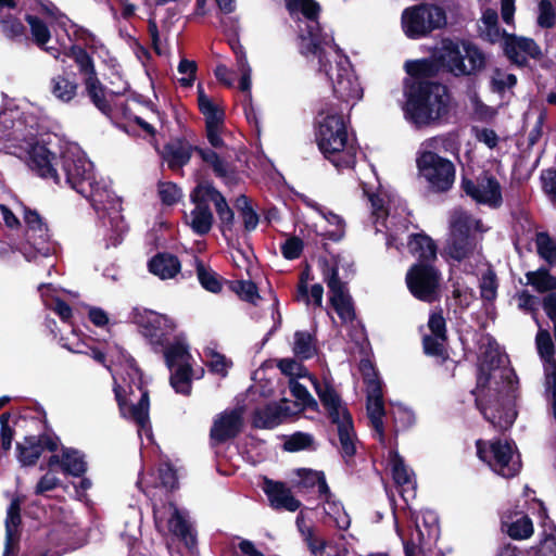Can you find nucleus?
<instances>
[{
  "label": "nucleus",
  "instance_id": "1",
  "mask_svg": "<svg viewBox=\"0 0 556 556\" xmlns=\"http://www.w3.org/2000/svg\"><path fill=\"white\" fill-rule=\"evenodd\" d=\"M52 139L55 136L42 130L33 112L16 105L0 112V152L26 159L39 177L59 186L67 185L88 199L101 219L106 247H116L127 231L119 199L106 181L96 179L92 163L77 144H67L58 160L50 149Z\"/></svg>",
  "mask_w": 556,
  "mask_h": 556
},
{
  "label": "nucleus",
  "instance_id": "2",
  "mask_svg": "<svg viewBox=\"0 0 556 556\" xmlns=\"http://www.w3.org/2000/svg\"><path fill=\"white\" fill-rule=\"evenodd\" d=\"M296 23L299 49L308 63L331 85L334 96L353 106L363 97V88L348 56L334 43L331 34L320 33L319 5L314 0H285Z\"/></svg>",
  "mask_w": 556,
  "mask_h": 556
},
{
  "label": "nucleus",
  "instance_id": "3",
  "mask_svg": "<svg viewBox=\"0 0 556 556\" xmlns=\"http://www.w3.org/2000/svg\"><path fill=\"white\" fill-rule=\"evenodd\" d=\"M515 390V374L506 365V357L495 353L490 364L484 358L477 384V402L484 417L500 430L508 429L517 413L511 405Z\"/></svg>",
  "mask_w": 556,
  "mask_h": 556
},
{
  "label": "nucleus",
  "instance_id": "4",
  "mask_svg": "<svg viewBox=\"0 0 556 556\" xmlns=\"http://www.w3.org/2000/svg\"><path fill=\"white\" fill-rule=\"evenodd\" d=\"M113 366L105 365L112 372L114 393L123 417L135 421L138 434L151 439L149 420V393L144 388L142 375L135 359L121 346L110 349Z\"/></svg>",
  "mask_w": 556,
  "mask_h": 556
},
{
  "label": "nucleus",
  "instance_id": "5",
  "mask_svg": "<svg viewBox=\"0 0 556 556\" xmlns=\"http://www.w3.org/2000/svg\"><path fill=\"white\" fill-rule=\"evenodd\" d=\"M364 192L368 195L371 208V220L376 231L388 232V245H393L403 256H414L417 252V233L408 232L409 217L405 201L396 194L378 190L376 193Z\"/></svg>",
  "mask_w": 556,
  "mask_h": 556
},
{
  "label": "nucleus",
  "instance_id": "6",
  "mask_svg": "<svg viewBox=\"0 0 556 556\" xmlns=\"http://www.w3.org/2000/svg\"><path fill=\"white\" fill-rule=\"evenodd\" d=\"M484 53L471 41L460 38H442L429 50V56L419 60V74L440 71L456 77L471 76L485 67Z\"/></svg>",
  "mask_w": 556,
  "mask_h": 556
},
{
  "label": "nucleus",
  "instance_id": "7",
  "mask_svg": "<svg viewBox=\"0 0 556 556\" xmlns=\"http://www.w3.org/2000/svg\"><path fill=\"white\" fill-rule=\"evenodd\" d=\"M316 141L320 152L338 169L354 166L357 143L354 136L349 132L342 112L331 106L318 114Z\"/></svg>",
  "mask_w": 556,
  "mask_h": 556
},
{
  "label": "nucleus",
  "instance_id": "8",
  "mask_svg": "<svg viewBox=\"0 0 556 556\" xmlns=\"http://www.w3.org/2000/svg\"><path fill=\"white\" fill-rule=\"evenodd\" d=\"M25 223L24 236L17 244V250L28 262L47 260L49 267H53L52 257L56 251L55 244L50 240L49 229L36 211L21 207Z\"/></svg>",
  "mask_w": 556,
  "mask_h": 556
},
{
  "label": "nucleus",
  "instance_id": "9",
  "mask_svg": "<svg viewBox=\"0 0 556 556\" xmlns=\"http://www.w3.org/2000/svg\"><path fill=\"white\" fill-rule=\"evenodd\" d=\"M162 350L170 371V386L177 393L190 394L192 379H201L204 369L193 368L194 359L189 352V345L182 339H177Z\"/></svg>",
  "mask_w": 556,
  "mask_h": 556
},
{
  "label": "nucleus",
  "instance_id": "10",
  "mask_svg": "<svg viewBox=\"0 0 556 556\" xmlns=\"http://www.w3.org/2000/svg\"><path fill=\"white\" fill-rule=\"evenodd\" d=\"M450 227L451 237L446 247L447 254L458 262L468 258L476 248L471 232L483 230L481 222L463 210L456 208L451 214Z\"/></svg>",
  "mask_w": 556,
  "mask_h": 556
},
{
  "label": "nucleus",
  "instance_id": "11",
  "mask_svg": "<svg viewBox=\"0 0 556 556\" xmlns=\"http://www.w3.org/2000/svg\"><path fill=\"white\" fill-rule=\"evenodd\" d=\"M348 265L349 261L341 255L323 262V275L330 290L331 305L343 323H351L355 317L352 299L346 293L344 283L339 279L340 270H345Z\"/></svg>",
  "mask_w": 556,
  "mask_h": 556
},
{
  "label": "nucleus",
  "instance_id": "12",
  "mask_svg": "<svg viewBox=\"0 0 556 556\" xmlns=\"http://www.w3.org/2000/svg\"><path fill=\"white\" fill-rule=\"evenodd\" d=\"M63 52L76 63L83 77L85 89L92 103L104 114L110 112V103L105 97V89L98 78L92 58L85 48L77 43L62 45Z\"/></svg>",
  "mask_w": 556,
  "mask_h": 556
},
{
  "label": "nucleus",
  "instance_id": "13",
  "mask_svg": "<svg viewBox=\"0 0 556 556\" xmlns=\"http://www.w3.org/2000/svg\"><path fill=\"white\" fill-rule=\"evenodd\" d=\"M450 109L451 96L444 85L419 84V125L439 123L448 115Z\"/></svg>",
  "mask_w": 556,
  "mask_h": 556
},
{
  "label": "nucleus",
  "instance_id": "14",
  "mask_svg": "<svg viewBox=\"0 0 556 556\" xmlns=\"http://www.w3.org/2000/svg\"><path fill=\"white\" fill-rule=\"evenodd\" d=\"M477 450L479 458L504 478L515 477L521 468L519 455L508 442L494 441L486 444L478 441Z\"/></svg>",
  "mask_w": 556,
  "mask_h": 556
},
{
  "label": "nucleus",
  "instance_id": "15",
  "mask_svg": "<svg viewBox=\"0 0 556 556\" xmlns=\"http://www.w3.org/2000/svg\"><path fill=\"white\" fill-rule=\"evenodd\" d=\"M153 511L155 526L160 532L176 535L189 548L195 545V534L186 510L177 508L173 503H167L154 505Z\"/></svg>",
  "mask_w": 556,
  "mask_h": 556
},
{
  "label": "nucleus",
  "instance_id": "16",
  "mask_svg": "<svg viewBox=\"0 0 556 556\" xmlns=\"http://www.w3.org/2000/svg\"><path fill=\"white\" fill-rule=\"evenodd\" d=\"M135 320L140 327L142 336L154 349H163L176 328V324L170 317L150 309L137 311Z\"/></svg>",
  "mask_w": 556,
  "mask_h": 556
},
{
  "label": "nucleus",
  "instance_id": "17",
  "mask_svg": "<svg viewBox=\"0 0 556 556\" xmlns=\"http://www.w3.org/2000/svg\"><path fill=\"white\" fill-rule=\"evenodd\" d=\"M419 173L437 191L447 190L454 181V165L448 160L427 152L419 159Z\"/></svg>",
  "mask_w": 556,
  "mask_h": 556
},
{
  "label": "nucleus",
  "instance_id": "18",
  "mask_svg": "<svg viewBox=\"0 0 556 556\" xmlns=\"http://www.w3.org/2000/svg\"><path fill=\"white\" fill-rule=\"evenodd\" d=\"M463 189L467 195L479 203L498 206L502 203V190L495 177L483 174L475 181L463 180Z\"/></svg>",
  "mask_w": 556,
  "mask_h": 556
},
{
  "label": "nucleus",
  "instance_id": "19",
  "mask_svg": "<svg viewBox=\"0 0 556 556\" xmlns=\"http://www.w3.org/2000/svg\"><path fill=\"white\" fill-rule=\"evenodd\" d=\"M407 77L403 81V98L399 100L404 117L417 127V60L405 63Z\"/></svg>",
  "mask_w": 556,
  "mask_h": 556
},
{
  "label": "nucleus",
  "instance_id": "20",
  "mask_svg": "<svg viewBox=\"0 0 556 556\" xmlns=\"http://www.w3.org/2000/svg\"><path fill=\"white\" fill-rule=\"evenodd\" d=\"M58 21L59 24L65 28L70 40L80 42L93 54H97L100 59H102L103 62H105L110 67H116V60L109 55L106 48L91 33L76 25H71V29H67L66 26L68 21L64 16H61V20Z\"/></svg>",
  "mask_w": 556,
  "mask_h": 556
},
{
  "label": "nucleus",
  "instance_id": "21",
  "mask_svg": "<svg viewBox=\"0 0 556 556\" xmlns=\"http://www.w3.org/2000/svg\"><path fill=\"white\" fill-rule=\"evenodd\" d=\"M428 329L432 336L424 337V351L427 355L444 357L446 341V324L441 311L433 312L428 320Z\"/></svg>",
  "mask_w": 556,
  "mask_h": 556
},
{
  "label": "nucleus",
  "instance_id": "22",
  "mask_svg": "<svg viewBox=\"0 0 556 556\" xmlns=\"http://www.w3.org/2000/svg\"><path fill=\"white\" fill-rule=\"evenodd\" d=\"M441 271L433 264H419V300L433 302L443 293Z\"/></svg>",
  "mask_w": 556,
  "mask_h": 556
},
{
  "label": "nucleus",
  "instance_id": "23",
  "mask_svg": "<svg viewBox=\"0 0 556 556\" xmlns=\"http://www.w3.org/2000/svg\"><path fill=\"white\" fill-rule=\"evenodd\" d=\"M195 198L208 200V203L213 202L222 223V231L225 233L226 231L231 230L235 222V215L219 191H217L212 185L203 182L197 186Z\"/></svg>",
  "mask_w": 556,
  "mask_h": 556
},
{
  "label": "nucleus",
  "instance_id": "24",
  "mask_svg": "<svg viewBox=\"0 0 556 556\" xmlns=\"http://www.w3.org/2000/svg\"><path fill=\"white\" fill-rule=\"evenodd\" d=\"M39 292L47 308L55 312L62 320H70L72 317V309L67 304V301L73 296L72 292L56 288L52 283L40 285Z\"/></svg>",
  "mask_w": 556,
  "mask_h": 556
},
{
  "label": "nucleus",
  "instance_id": "25",
  "mask_svg": "<svg viewBox=\"0 0 556 556\" xmlns=\"http://www.w3.org/2000/svg\"><path fill=\"white\" fill-rule=\"evenodd\" d=\"M303 517L300 514L296 517V525L304 538V541L309 549L312 556H345L348 549L345 546H340L334 542L325 541L314 535L313 530L308 527H303Z\"/></svg>",
  "mask_w": 556,
  "mask_h": 556
},
{
  "label": "nucleus",
  "instance_id": "26",
  "mask_svg": "<svg viewBox=\"0 0 556 556\" xmlns=\"http://www.w3.org/2000/svg\"><path fill=\"white\" fill-rule=\"evenodd\" d=\"M242 427V413L240 409L226 410L213 424L211 438L216 443L235 438Z\"/></svg>",
  "mask_w": 556,
  "mask_h": 556
},
{
  "label": "nucleus",
  "instance_id": "27",
  "mask_svg": "<svg viewBox=\"0 0 556 556\" xmlns=\"http://www.w3.org/2000/svg\"><path fill=\"white\" fill-rule=\"evenodd\" d=\"M506 55L516 64L522 65L527 56L536 59L541 56V49L531 38L506 35L504 39Z\"/></svg>",
  "mask_w": 556,
  "mask_h": 556
},
{
  "label": "nucleus",
  "instance_id": "28",
  "mask_svg": "<svg viewBox=\"0 0 556 556\" xmlns=\"http://www.w3.org/2000/svg\"><path fill=\"white\" fill-rule=\"evenodd\" d=\"M296 409H291L289 401L268 404L254 413L253 424L258 428H274L286 418L295 415Z\"/></svg>",
  "mask_w": 556,
  "mask_h": 556
},
{
  "label": "nucleus",
  "instance_id": "29",
  "mask_svg": "<svg viewBox=\"0 0 556 556\" xmlns=\"http://www.w3.org/2000/svg\"><path fill=\"white\" fill-rule=\"evenodd\" d=\"M264 492L274 509L295 511L300 508V502L294 498L291 491L281 482L266 480Z\"/></svg>",
  "mask_w": 556,
  "mask_h": 556
},
{
  "label": "nucleus",
  "instance_id": "30",
  "mask_svg": "<svg viewBox=\"0 0 556 556\" xmlns=\"http://www.w3.org/2000/svg\"><path fill=\"white\" fill-rule=\"evenodd\" d=\"M367 392V414L375 432V435L382 441L383 440V416L384 406L382 401V389L377 383H371L370 389H366Z\"/></svg>",
  "mask_w": 556,
  "mask_h": 556
},
{
  "label": "nucleus",
  "instance_id": "31",
  "mask_svg": "<svg viewBox=\"0 0 556 556\" xmlns=\"http://www.w3.org/2000/svg\"><path fill=\"white\" fill-rule=\"evenodd\" d=\"M307 379L313 384L332 422L340 421L342 418L350 416L348 409L342 405L338 394L331 387L312 377H307Z\"/></svg>",
  "mask_w": 556,
  "mask_h": 556
},
{
  "label": "nucleus",
  "instance_id": "32",
  "mask_svg": "<svg viewBox=\"0 0 556 556\" xmlns=\"http://www.w3.org/2000/svg\"><path fill=\"white\" fill-rule=\"evenodd\" d=\"M191 199L194 203V208L186 216L187 224L191 229L202 236L207 233L213 224V214L208 206V200H201L195 198V189L191 194Z\"/></svg>",
  "mask_w": 556,
  "mask_h": 556
},
{
  "label": "nucleus",
  "instance_id": "33",
  "mask_svg": "<svg viewBox=\"0 0 556 556\" xmlns=\"http://www.w3.org/2000/svg\"><path fill=\"white\" fill-rule=\"evenodd\" d=\"M21 502L18 498L12 500L8 507L5 518V546L3 556H14L15 548L20 540L18 527L21 523Z\"/></svg>",
  "mask_w": 556,
  "mask_h": 556
},
{
  "label": "nucleus",
  "instance_id": "34",
  "mask_svg": "<svg viewBox=\"0 0 556 556\" xmlns=\"http://www.w3.org/2000/svg\"><path fill=\"white\" fill-rule=\"evenodd\" d=\"M535 343L538 352L545 363L546 383L556 386L555 346L549 332L547 330H540L536 334Z\"/></svg>",
  "mask_w": 556,
  "mask_h": 556
},
{
  "label": "nucleus",
  "instance_id": "35",
  "mask_svg": "<svg viewBox=\"0 0 556 556\" xmlns=\"http://www.w3.org/2000/svg\"><path fill=\"white\" fill-rule=\"evenodd\" d=\"M60 465L62 470L72 476H81L87 470V463L84 455L73 448H64L62 455H52L49 459V467Z\"/></svg>",
  "mask_w": 556,
  "mask_h": 556
},
{
  "label": "nucleus",
  "instance_id": "36",
  "mask_svg": "<svg viewBox=\"0 0 556 556\" xmlns=\"http://www.w3.org/2000/svg\"><path fill=\"white\" fill-rule=\"evenodd\" d=\"M392 476L399 485L400 495L408 507L413 506L417 496L415 484L410 481L409 473L399 457H394L391 464Z\"/></svg>",
  "mask_w": 556,
  "mask_h": 556
},
{
  "label": "nucleus",
  "instance_id": "37",
  "mask_svg": "<svg viewBox=\"0 0 556 556\" xmlns=\"http://www.w3.org/2000/svg\"><path fill=\"white\" fill-rule=\"evenodd\" d=\"M193 150L195 148L186 140H173L164 147L163 159L172 169L181 168L190 161Z\"/></svg>",
  "mask_w": 556,
  "mask_h": 556
},
{
  "label": "nucleus",
  "instance_id": "38",
  "mask_svg": "<svg viewBox=\"0 0 556 556\" xmlns=\"http://www.w3.org/2000/svg\"><path fill=\"white\" fill-rule=\"evenodd\" d=\"M305 203L307 206L314 210L329 226L323 232H320V235L333 241H338L343 238L345 223L341 216L332 213L331 211L312 200H307Z\"/></svg>",
  "mask_w": 556,
  "mask_h": 556
},
{
  "label": "nucleus",
  "instance_id": "39",
  "mask_svg": "<svg viewBox=\"0 0 556 556\" xmlns=\"http://www.w3.org/2000/svg\"><path fill=\"white\" fill-rule=\"evenodd\" d=\"M148 267L151 274L166 280L180 273L181 264L175 255L159 253L150 260Z\"/></svg>",
  "mask_w": 556,
  "mask_h": 556
},
{
  "label": "nucleus",
  "instance_id": "40",
  "mask_svg": "<svg viewBox=\"0 0 556 556\" xmlns=\"http://www.w3.org/2000/svg\"><path fill=\"white\" fill-rule=\"evenodd\" d=\"M445 11L435 4L419 5V34H428L446 25Z\"/></svg>",
  "mask_w": 556,
  "mask_h": 556
},
{
  "label": "nucleus",
  "instance_id": "41",
  "mask_svg": "<svg viewBox=\"0 0 556 556\" xmlns=\"http://www.w3.org/2000/svg\"><path fill=\"white\" fill-rule=\"evenodd\" d=\"M50 91L56 100L68 103L77 96L78 84L75 78L59 74L51 78Z\"/></svg>",
  "mask_w": 556,
  "mask_h": 556
},
{
  "label": "nucleus",
  "instance_id": "42",
  "mask_svg": "<svg viewBox=\"0 0 556 556\" xmlns=\"http://www.w3.org/2000/svg\"><path fill=\"white\" fill-rule=\"evenodd\" d=\"M497 20L498 16L495 10L486 9L483 11L478 25L481 38L492 43L505 39L507 34L500 29Z\"/></svg>",
  "mask_w": 556,
  "mask_h": 556
},
{
  "label": "nucleus",
  "instance_id": "43",
  "mask_svg": "<svg viewBox=\"0 0 556 556\" xmlns=\"http://www.w3.org/2000/svg\"><path fill=\"white\" fill-rule=\"evenodd\" d=\"M17 457L23 466L34 465L43 452V441L38 437H26L17 443Z\"/></svg>",
  "mask_w": 556,
  "mask_h": 556
},
{
  "label": "nucleus",
  "instance_id": "44",
  "mask_svg": "<svg viewBox=\"0 0 556 556\" xmlns=\"http://www.w3.org/2000/svg\"><path fill=\"white\" fill-rule=\"evenodd\" d=\"M292 352L300 361L314 357L317 354V344L314 336L307 331H295L292 341Z\"/></svg>",
  "mask_w": 556,
  "mask_h": 556
},
{
  "label": "nucleus",
  "instance_id": "45",
  "mask_svg": "<svg viewBox=\"0 0 556 556\" xmlns=\"http://www.w3.org/2000/svg\"><path fill=\"white\" fill-rule=\"evenodd\" d=\"M338 426L341 453L345 457L355 454V438L353 432L351 416L342 418L340 421H333Z\"/></svg>",
  "mask_w": 556,
  "mask_h": 556
},
{
  "label": "nucleus",
  "instance_id": "46",
  "mask_svg": "<svg viewBox=\"0 0 556 556\" xmlns=\"http://www.w3.org/2000/svg\"><path fill=\"white\" fill-rule=\"evenodd\" d=\"M325 498L324 510L326 515L333 521L334 526L340 530H346L350 527V516L344 510V507L332 498V495L328 492L327 495H323Z\"/></svg>",
  "mask_w": 556,
  "mask_h": 556
},
{
  "label": "nucleus",
  "instance_id": "47",
  "mask_svg": "<svg viewBox=\"0 0 556 556\" xmlns=\"http://www.w3.org/2000/svg\"><path fill=\"white\" fill-rule=\"evenodd\" d=\"M307 274H302L299 286H298V293H296V300L303 301L307 305L313 304L314 306L320 307L323 303V294H324V288L319 283H315L312 286L311 290L308 291L307 288Z\"/></svg>",
  "mask_w": 556,
  "mask_h": 556
},
{
  "label": "nucleus",
  "instance_id": "48",
  "mask_svg": "<svg viewBox=\"0 0 556 556\" xmlns=\"http://www.w3.org/2000/svg\"><path fill=\"white\" fill-rule=\"evenodd\" d=\"M232 50L236 54L237 70L241 75L240 81H239V88L241 91L245 92L250 97L251 96L250 94L251 74H252L251 66L248 62V59H247L243 48L238 42H236L232 46Z\"/></svg>",
  "mask_w": 556,
  "mask_h": 556
},
{
  "label": "nucleus",
  "instance_id": "49",
  "mask_svg": "<svg viewBox=\"0 0 556 556\" xmlns=\"http://www.w3.org/2000/svg\"><path fill=\"white\" fill-rule=\"evenodd\" d=\"M198 102L200 111L205 117L206 126L223 124V111L202 90H199Z\"/></svg>",
  "mask_w": 556,
  "mask_h": 556
},
{
  "label": "nucleus",
  "instance_id": "50",
  "mask_svg": "<svg viewBox=\"0 0 556 556\" xmlns=\"http://www.w3.org/2000/svg\"><path fill=\"white\" fill-rule=\"evenodd\" d=\"M201 160L212 167L216 176L227 178L229 175V165L213 150L208 148H195Z\"/></svg>",
  "mask_w": 556,
  "mask_h": 556
},
{
  "label": "nucleus",
  "instance_id": "51",
  "mask_svg": "<svg viewBox=\"0 0 556 556\" xmlns=\"http://www.w3.org/2000/svg\"><path fill=\"white\" fill-rule=\"evenodd\" d=\"M504 525L508 535L514 540H525L533 534V523L528 516H517L515 520L505 521Z\"/></svg>",
  "mask_w": 556,
  "mask_h": 556
},
{
  "label": "nucleus",
  "instance_id": "52",
  "mask_svg": "<svg viewBox=\"0 0 556 556\" xmlns=\"http://www.w3.org/2000/svg\"><path fill=\"white\" fill-rule=\"evenodd\" d=\"M527 283L531 285L538 292H547L556 289V278L546 269H538L526 274Z\"/></svg>",
  "mask_w": 556,
  "mask_h": 556
},
{
  "label": "nucleus",
  "instance_id": "53",
  "mask_svg": "<svg viewBox=\"0 0 556 556\" xmlns=\"http://www.w3.org/2000/svg\"><path fill=\"white\" fill-rule=\"evenodd\" d=\"M204 355L206 357V364L213 374L218 375L222 378H225L228 375V370L232 366V362L230 359L211 348L205 349Z\"/></svg>",
  "mask_w": 556,
  "mask_h": 556
},
{
  "label": "nucleus",
  "instance_id": "54",
  "mask_svg": "<svg viewBox=\"0 0 556 556\" xmlns=\"http://www.w3.org/2000/svg\"><path fill=\"white\" fill-rule=\"evenodd\" d=\"M289 387L292 395L296 400L292 405H290L291 409H296V413H299L305 407L316 405V402L311 396L309 392L307 391V388L304 384L291 379L289 381Z\"/></svg>",
  "mask_w": 556,
  "mask_h": 556
},
{
  "label": "nucleus",
  "instance_id": "55",
  "mask_svg": "<svg viewBox=\"0 0 556 556\" xmlns=\"http://www.w3.org/2000/svg\"><path fill=\"white\" fill-rule=\"evenodd\" d=\"M30 27L31 36L34 41L41 48H43L50 40L51 34L48 25L41 18L33 15L26 17Z\"/></svg>",
  "mask_w": 556,
  "mask_h": 556
},
{
  "label": "nucleus",
  "instance_id": "56",
  "mask_svg": "<svg viewBox=\"0 0 556 556\" xmlns=\"http://www.w3.org/2000/svg\"><path fill=\"white\" fill-rule=\"evenodd\" d=\"M438 261V247L432 238L419 232V264H433Z\"/></svg>",
  "mask_w": 556,
  "mask_h": 556
},
{
  "label": "nucleus",
  "instance_id": "57",
  "mask_svg": "<svg viewBox=\"0 0 556 556\" xmlns=\"http://www.w3.org/2000/svg\"><path fill=\"white\" fill-rule=\"evenodd\" d=\"M302 473L301 483L304 488H316L320 496L327 495L329 488L323 472L303 469Z\"/></svg>",
  "mask_w": 556,
  "mask_h": 556
},
{
  "label": "nucleus",
  "instance_id": "58",
  "mask_svg": "<svg viewBox=\"0 0 556 556\" xmlns=\"http://www.w3.org/2000/svg\"><path fill=\"white\" fill-rule=\"evenodd\" d=\"M277 366L290 380H296L298 378H305L307 376L306 368L300 361L294 358H281L278 361Z\"/></svg>",
  "mask_w": 556,
  "mask_h": 556
},
{
  "label": "nucleus",
  "instance_id": "59",
  "mask_svg": "<svg viewBox=\"0 0 556 556\" xmlns=\"http://www.w3.org/2000/svg\"><path fill=\"white\" fill-rule=\"evenodd\" d=\"M197 274L201 286L205 290L213 293H217L222 290V283L214 271L208 270L202 264H199L197 267Z\"/></svg>",
  "mask_w": 556,
  "mask_h": 556
},
{
  "label": "nucleus",
  "instance_id": "60",
  "mask_svg": "<svg viewBox=\"0 0 556 556\" xmlns=\"http://www.w3.org/2000/svg\"><path fill=\"white\" fill-rule=\"evenodd\" d=\"M536 248L541 257L546 262L549 264L556 263V244L546 233L536 236Z\"/></svg>",
  "mask_w": 556,
  "mask_h": 556
},
{
  "label": "nucleus",
  "instance_id": "61",
  "mask_svg": "<svg viewBox=\"0 0 556 556\" xmlns=\"http://www.w3.org/2000/svg\"><path fill=\"white\" fill-rule=\"evenodd\" d=\"M401 25L408 38H417V5H412L403 11Z\"/></svg>",
  "mask_w": 556,
  "mask_h": 556
},
{
  "label": "nucleus",
  "instance_id": "62",
  "mask_svg": "<svg viewBox=\"0 0 556 556\" xmlns=\"http://www.w3.org/2000/svg\"><path fill=\"white\" fill-rule=\"evenodd\" d=\"M481 296L484 300L493 301L497 293L496 276L492 270H488L480 282Z\"/></svg>",
  "mask_w": 556,
  "mask_h": 556
},
{
  "label": "nucleus",
  "instance_id": "63",
  "mask_svg": "<svg viewBox=\"0 0 556 556\" xmlns=\"http://www.w3.org/2000/svg\"><path fill=\"white\" fill-rule=\"evenodd\" d=\"M157 190L162 202L167 205L178 202L181 198L180 189L173 182H160Z\"/></svg>",
  "mask_w": 556,
  "mask_h": 556
},
{
  "label": "nucleus",
  "instance_id": "64",
  "mask_svg": "<svg viewBox=\"0 0 556 556\" xmlns=\"http://www.w3.org/2000/svg\"><path fill=\"white\" fill-rule=\"evenodd\" d=\"M545 531L549 530L551 533L546 534L545 539L541 542L540 546L534 551V556H556V538L553 535L554 526H546Z\"/></svg>",
  "mask_w": 556,
  "mask_h": 556
}]
</instances>
